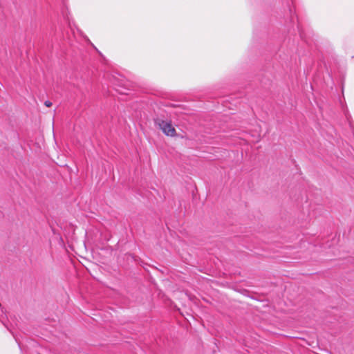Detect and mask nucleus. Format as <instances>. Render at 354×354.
Returning a JSON list of instances; mask_svg holds the SVG:
<instances>
[{"instance_id":"1","label":"nucleus","mask_w":354,"mask_h":354,"mask_svg":"<svg viewBox=\"0 0 354 354\" xmlns=\"http://www.w3.org/2000/svg\"><path fill=\"white\" fill-rule=\"evenodd\" d=\"M155 124L162 131V132L166 136L171 137L176 136V129L172 126L170 121H165L157 118L155 120Z\"/></svg>"},{"instance_id":"2","label":"nucleus","mask_w":354,"mask_h":354,"mask_svg":"<svg viewBox=\"0 0 354 354\" xmlns=\"http://www.w3.org/2000/svg\"><path fill=\"white\" fill-rule=\"evenodd\" d=\"M44 104L45 106H46L47 107H50L52 106V102H50L49 100H46L45 102H44Z\"/></svg>"}]
</instances>
